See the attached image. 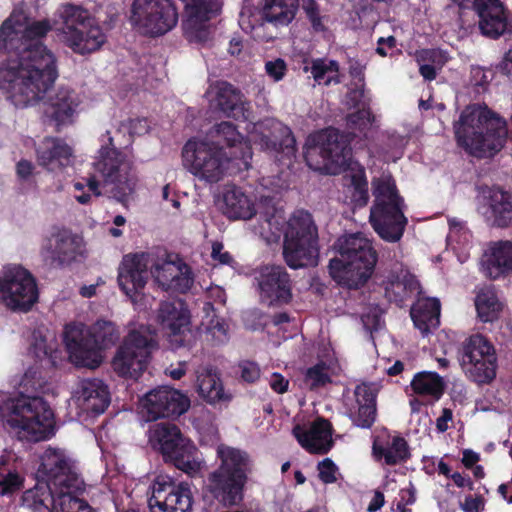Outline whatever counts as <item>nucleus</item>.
I'll use <instances>...</instances> for the list:
<instances>
[{"instance_id":"f257e3e1","label":"nucleus","mask_w":512,"mask_h":512,"mask_svg":"<svg viewBox=\"0 0 512 512\" xmlns=\"http://www.w3.org/2000/svg\"><path fill=\"white\" fill-rule=\"evenodd\" d=\"M0 51L10 55L0 64V91L17 108L33 106L58 78L56 58L42 43H30L10 19L0 26Z\"/></svg>"},{"instance_id":"f03ea898","label":"nucleus","mask_w":512,"mask_h":512,"mask_svg":"<svg viewBox=\"0 0 512 512\" xmlns=\"http://www.w3.org/2000/svg\"><path fill=\"white\" fill-rule=\"evenodd\" d=\"M498 69L512 81V49L505 53ZM510 120L508 129L506 121L487 107H467L453 126L457 145L478 159L493 157L507 138H512V115Z\"/></svg>"},{"instance_id":"7ed1b4c3","label":"nucleus","mask_w":512,"mask_h":512,"mask_svg":"<svg viewBox=\"0 0 512 512\" xmlns=\"http://www.w3.org/2000/svg\"><path fill=\"white\" fill-rule=\"evenodd\" d=\"M338 255L329 261L331 278L341 287L359 289L374 273L378 254L372 243L361 234L340 237L336 244Z\"/></svg>"},{"instance_id":"20e7f679","label":"nucleus","mask_w":512,"mask_h":512,"mask_svg":"<svg viewBox=\"0 0 512 512\" xmlns=\"http://www.w3.org/2000/svg\"><path fill=\"white\" fill-rule=\"evenodd\" d=\"M216 454L220 464L208 475L207 491L224 506L239 505L253 461L246 451L225 444L218 445Z\"/></svg>"},{"instance_id":"39448f33","label":"nucleus","mask_w":512,"mask_h":512,"mask_svg":"<svg viewBox=\"0 0 512 512\" xmlns=\"http://www.w3.org/2000/svg\"><path fill=\"white\" fill-rule=\"evenodd\" d=\"M1 417L4 425L15 431L19 438L39 442L54 435V411L43 397L21 392L5 401Z\"/></svg>"},{"instance_id":"423d86ee","label":"nucleus","mask_w":512,"mask_h":512,"mask_svg":"<svg viewBox=\"0 0 512 512\" xmlns=\"http://www.w3.org/2000/svg\"><path fill=\"white\" fill-rule=\"evenodd\" d=\"M120 339L115 323L99 319L88 328L81 323L65 326L63 340L71 362L77 367L95 369L102 361V352L114 346Z\"/></svg>"},{"instance_id":"0eeeda50","label":"nucleus","mask_w":512,"mask_h":512,"mask_svg":"<svg viewBox=\"0 0 512 512\" xmlns=\"http://www.w3.org/2000/svg\"><path fill=\"white\" fill-rule=\"evenodd\" d=\"M319 254L318 229L310 212L295 210L287 222L283 257L292 269L317 264Z\"/></svg>"},{"instance_id":"6e6552de","label":"nucleus","mask_w":512,"mask_h":512,"mask_svg":"<svg viewBox=\"0 0 512 512\" xmlns=\"http://www.w3.org/2000/svg\"><path fill=\"white\" fill-rule=\"evenodd\" d=\"M150 443L161 454L167 464L189 476L201 470L198 448L191 439L186 437L180 428L173 423L160 422L150 429Z\"/></svg>"},{"instance_id":"1a4fd4ad","label":"nucleus","mask_w":512,"mask_h":512,"mask_svg":"<svg viewBox=\"0 0 512 512\" xmlns=\"http://www.w3.org/2000/svg\"><path fill=\"white\" fill-rule=\"evenodd\" d=\"M354 132L328 128L318 135V143L305 152L307 165L322 174L337 175L348 168L352 159L351 143Z\"/></svg>"},{"instance_id":"9d476101","label":"nucleus","mask_w":512,"mask_h":512,"mask_svg":"<svg viewBox=\"0 0 512 512\" xmlns=\"http://www.w3.org/2000/svg\"><path fill=\"white\" fill-rule=\"evenodd\" d=\"M106 136L108 143L100 148L94 168L106 183L114 185L113 197L118 202L124 203L135 192L138 177L132 162L115 147L109 131H106Z\"/></svg>"},{"instance_id":"9b49d317","label":"nucleus","mask_w":512,"mask_h":512,"mask_svg":"<svg viewBox=\"0 0 512 512\" xmlns=\"http://www.w3.org/2000/svg\"><path fill=\"white\" fill-rule=\"evenodd\" d=\"M62 18L65 41L75 53H93L106 42V35L88 10L67 4L63 7Z\"/></svg>"},{"instance_id":"f8f14e48","label":"nucleus","mask_w":512,"mask_h":512,"mask_svg":"<svg viewBox=\"0 0 512 512\" xmlns=\"http://www.w3.org/2000/svg\"><path fill=\"white\" fill-rule=\"evenodd\" d=\"M157 341L133 329L123 338L111 360L113 371L121 378L138 379L147 369Z\"/></svg>"},{"instance_id":"ddd939ff","label":"nucleus","mask_w":512,"mask_h":512,"mask_svg":"<svg viewBox=\"0 0 512 512\" xmlns=\"http://www.w3.org/2000/svg\"><path fill=\"white\" fill-rule=\"evenodd\" d=\"M249 138L283 165L291 164L296 156V140L291 128L277 119L266 118L254 123Z\"/></svg>"},{"instance_id":"4468645a","label":"nucleus","mask_w":512,"mask_h":512,"mask_svg":"<svg viewBox=\"0 0 512 512\" xmlns=\"http://www.w3.org/2000/svg\"><path fill=\"white\" fill-rule=\"evenodd\" d=\"M465 375L478 385L490 384L496 377L497 356L492 343L481 334L468 337L461 348Z\"/></svg>"},{"instance_id":"2eb2a0df","label":"nucleus","mask_w":512,"mask_h":512,"mask_svg":"<svg viewBox=\"0 0 512 512\" xmlns=\"http://www.w3.org/2000/svg\"><path fill=\"white\" fill-rule=\"evenodd\" d=\"M184 167L209 183L221 180L229 159L222 148L205 141L188 140L182 150Z\"/></svg>"},{"instance_id":"dca6fc26","label":"nucleus","mask_w":512,"mask_h":512,"mask_svg":"<svg viewBox=\"0 0 512 512\" xmlns=\"http://www.w3.org/2000/svg\"><path fill=\"white\" fill-rule=\"evenodd\" d=\"M184 167L209 183L221 180L229 159L222 148L205 141L188 140L182 150Z\"/></svg>"},{"instance_id":"f3484780","label":"nucleus","mask_w":512,"mask_h":512,"mask_svg":"<svg viewBox=\"0 0 512 512\" xmlns=\"http://www.w3.org/2000/svg\"><path fill=\"white\" fill-rule=\"evenodd\" d=\"M179 14L173 0H134L130 20L146 35L161 36L178 23Z\"/></svg>"},{"instance_id":"a211bd4d","label":"nucleus","mask_w":512,"mask_h":512,"mask_svg":"<svg viewBox=\"0 0 512 512\" xmlns=\"http://www.w3.org/2000/svg\"><path fill=\"white\" fill-rule=\"evenodd\" d=\"M38 300L33 275L21 266L5 268L0 275V302L12 311L28 312Z\"/></svg>"},{"instance_id":"6ab92c4d","label":"nucleus","mask_w":512,"mask_h":512,"mask_svg":"<svg viewBox=\"0 0 512 512\" xmlns=\"http://www.w3.org/2000/svg\"><path fill=\"white\" fill-rule=\"evenodd\" d=\"M40 254L54 268H63L83 255L82 238L65 227L53 226L42 240Z\"/></svg>"},{"instance_id":"aec40b11","label":"nucleus","mask_w":512,"mask_h":512,"mask_svg":"<svg viewBox=\"0 0 512 512\" xmlns=\"http://www.w3.org/2000/svg\"><path fill=\"white\" fill-rule=\"evenodd\" d=\"M254 280L262 303L269 307H282L292 302L293 280L284 266H262Z\"/></svg>"},{"instance_id":"412c9836","label":"nucleus","mask_w":512,"mask_h":512,"mask_svg":"<svg viewBox=\"0 0 512 512\" xmlns=\"http://www.w3.org/2000/svg\"><path fill=\"white\" fill-rule=\"evenodd\" d=\"M185 6L186 18L182 28L190 43L205 44L211 39L210 20L216 17L222 7L220 0H181Z\"/></svg>"},{"instance_id":"4be33fe9","label":"nucleus","mask_w":512,"mask_h":512,"mask_svg":"<svg viewBox=\"0 0 512 512\" xmlns=\"http://www.w3.org/2000/svg\"><path fill=\"white\" fill-rule=\"evenodd\" d=\"M36 479H41L61 488V492L79 488V478L70 459L58 448H47L39 457Z\"/></svg>"},{"instance_id":"5701e85b","label":"nucleus","mask_w":512,"mask_h":512,"mask_svg":"<svg viewBox=\"0 0 512 512\" xmlns=\"http://www.w3.org/2000/svg\"><path fill=\"white\" fill-rule=\"evenodd\" d=\"M472 9L485 38L498 40L512 35V13L501 0H473Z\"/></svg>"},{"instance_id":"b1692460","label":"nucleus","mask_w":512,"mask_h":512,"mask_svg":"<svg viewBox=\"0 0 512 512\" xmlns=\"http://www.w3.org/2000/svg\"><path fill=\"white\" fill-rule=\"evenodd\" d=\"M52 88L53 86L37 104L45 100L43 122L54 127L55 132L59 133L63 127L74 123L81 99L75 90L63 86L59 87L53 95H49Z\"/></svg>"},{"instance_id":"393cba45","label":"nucleus","mask_w":512,"mask_h":512,"mask_svg":"<svg viewBox=\"0 0 512 512\" xmlns=\"http://www.w3.org/2000/svg\"><path fill=\"white\" fill-rule=\"evenodd\" d=\"M404 208V201L373 203L370 223L381 239L387 242H397L401 239L408 223Z\"/></svg>"},{"instance_id":"a878e982","label":"nucleus","mask_w":512,"mask_h":512,"mask_svg":"<svg viewBox=\"0 0 512 512\" xmlns=\"http://www.w3.org/2000/svg\"><path fill=\"white\" fill-rule=\"evenodd\" d=\"M144 407L151 420L178 418L190 407L187 395L169 386L155 388L145 395Z\"/></svg>"},{"instance_id":"bb28decb","label":"nucleus","mask_w":512,"mask_h":512,"mask_svg":"<svg viewBox=\"0 0 512 512\" xmlns=\"http://www.w3.org/2000/svg\"><path fill=\"white\" fill-rule=\"evenodd\" d=\"M148 253L127 254L118 269V285L131 300L136 301L142 294L148 280Z\"/></svg>"},{"instance_id":"cd10ccee","label":"nucleus","mask_w":512,"mask_h":512,"mask_svg":"<svg viewBox=\"0 0 512 512\" xmlns=\"http://www.w3.org/2000/svg\"><path fill=\"white\" fill-rule=\"evenodd\" d=\"M193 497L187 483H159L148 499L151 512H191Z\"/></svg>"},{"instance_id":"c85d7f7f","label":"nucleus","mask_w":512,"mask_h":512,"mask_svg":"<svg viewBox=\"0 0 512 512\" xmlns=\"http://www.w3.org/2000/svg\"><path fill=\"white\" fill-rule=\"evenodd\" d=\"M150 273L162 290L171 293H186L194 282L192 270L182 260L174 262L169 259L151 265Z\"/></svg>"},{"instance_id":"c756f323","label":"nucleus","mask_w":512,"mask_h":512,"mask_svg":"<svg viewBox=\"0 0 512 512\" xmlns=\"http://www.w3.org/2000/svg\"><path fill=\"white\" fill-rule=\"evenodd\" d=\"M157 320L162 329L168 333L171 342L178 346L184 345L183 336L185 332L190 331V312L184 301L180 299L162 301L158 308Z\"/></svg>"},{"instance_id":"7c9ffc66","label":"nucleus","mask_w":512,"mask_h":512,"mask_svg":"<svg viewBox=\"0 0 512 512\" xmlns=\"http://www.w3.org/2000/svg\"><path fill=\"white\" fill-rule=\"evenodd\" d=\"M210 106L227 118L247 120L250 105L243 93L229 82H218Z\"/></svg>"},{"instance_id":"2f4dec72","label":"nucleus","mask_w":512,"mask_h":512,"mask_svg":"<svg viewBox=\"0 0 512 512\" xmlns=\"http://www.w3.org/2000/svg\"><path fill=\"white\" fill-rule=\"evenodd\" d=\"M293 434L301 447L310 454H327L334 445L332 424L324 417L315 419L308 430L295 427Z\"/></svg>"},{"instance_id":"473e14b6","label":"nucleus","mask_w":512,"mask_h":512,"mask_svg":"<svg viewBox=\"0 0 512 512\" xmlns=\"http://www.w3.org/2000/svg\"><path fill=\"white\" fill-rule=\"evenodd\" d=\"M35 154L39 166L47 171L56 172L71 164L73 149L65 140L47 136L35 146Z\"/></svg>"},{"instance_id":"72a5a7b5","label":"nucleus","mask_w":512,"mask_h":512,"mask_svg":"<svg viewBox=\"0 0 512 512\" xmlns=\"http://www.w3.org/2000/svg\"><path fill=\"white\" fill-rule=\"evenodd\" d=\"M358 410L350 415L352 423L363 429H370L377 417V391L372 384L361 383L354 390Z\"/></svg>"},{"instance_id":"f704fd0d","label":"nucleus","mask_w":512,"mask_h":512,"mask_svg":"<svg viewBox=\"0 0 512 512\" xmlns=\"http://www.w3.org/2000/svg\"><path fill=\"white\" fill-rule=\"evenodd\" d=\"M300 0H263L259 9L258 27L264 23L275 27L287 26L296 17Z\"/></svg>"},{"instance_id":"c9c22d12","label":"nucleus","mask_w":512,"mask_h":512,"mask_svg":"<svg viewBox=\"0 0 512 512\" xmlns=\"http://www.w3.org/2000/svg\"><path fill=\"white\" fill-rule=\"evenodd\" d=\"M441 304L437 298H418L411 306L410 316L422 336H428L440 324Z\"/></svg>"},{"instance_id":"e433bc0d","label":"nucleus","mask_w":512,"mask_h":512,"mask_svg":"<svg viewBox=\"0 0 512 512\" xmlns=\"http://www.w3.org/2000/svg\"><path fill=\"white\" fill-rule=\"evenodd\" d=\"M78 400L85 411L102 414L110 404L108 386L100 379H85L81 383Z\"/></svg>"},{"instance_id":"4c0bfd02","label":"nucleus","mask_w":512,"mask_h":512,"mask_svg":"<svg viewBox=\"0 0 512 512\" xmlns=\"http://www.w3.org/2000/svg\"><path fill=\"white\" fill-rule=\"evenodd\" d=\"M197 392L211 405L229 402L231 395L226 393L220 374L213 366H207L197 372Z\"/></svg>"},{"instance_id":"58836bf2","label":"nucleus","mask_w":512,"mask_h":512,"mask_svg":"<svg viewBox=\"0 0 512 512\" xmlns=\"http://www.w3.org/2000/svg\"><path fill=\"white\" fill-rule=\"evenodd\" d=\"M221 209L222 213L231 220H249L256 215L253 200L236 186L224 192Z\"/></svg>"},{"instance_id":"ea45409f","label":"nucleus","mask_w":512,"mask_h":512,"mask_svg":"<svg viewBox=\"0 0 512 512\" xmlns=\"http://www.w3.org/2000/svg\"><path fill=\"white\" fill-rule=\"evenodd\" d=\"M487 204L486 214L492 220L493 226L512 227V194L501 188H493L490 190Z\"/></svg>"},{"instance_id":"a19ab883","label":"nucleus","mask_w":512,"mask_h":512,"mask_svg":"<svg viewBox=\"0 0 512 512\" xmlns=\"http://www.w3.org/2000/svg\"><path fill=\"white\" fill-rule=\"evenodd\" d=\"M61 488H54V485L37 479L35 486L23 493V502L34 510L45 508L50 512H57L59 509L58 499Z\"/></svg>"},{"instance_id":"79ce46f5","label":"nucleus","mask_w":512,"mask_h":512,"mask_svg":"<svg viewBox=\"0 0 512 512\" xmlns=\"http://www.w3.org/2000/svg\"><path fill=\"white\" fill-rule=\"evenodd\" d=\"M372 452L377 460L384 459L385 464L389 466L404 463L411 457L407 441L399 435L393 436L386 443L374 440Z\"/></svg>"},{"instance_id":"37998d69","label":"nucleus","mask_w":512,"mask_h":512,"mask_svg":"<svg viewBox=\"0 0 512 512\" xmlns=\"http://www.w3.org/2000/svg\"><path fill=\"white\" fill-rule=\"evenodd\" d=\"M487 275L491 279L512 272V242L499 241L491 247L490 255L485 262Z\"/></svg>"},{"instance_id":"c03bdc74","label":"nucleus","mask_w":512,"mask_h":512,"mask_svg":"<svg viewBox=\"0 0 512 512\" xmlns=\"http://www.w3.org/2000/svg\"><path fill=\"white\" fill-rule=\"evenodd\" d=\"M412 391L421 397H430L438 401L444 395L446 383L437 372L421 371L416 373L410 383Z\"/></svg>"},{"instance_id":"a18cd8bd","label":"nucleus","mask_w":512,"mask_h":512,"mask_svg":"<svg viewBox=\"0 0 512 512\" xmlns=\"http://www.w3.org/2000/svg\"><path fill=\"white\" fill-rule=\"evenodd\" d=\"M475 307L480 321L492 323L499 319L503 304L494 291L482 289L475 297Z\"/></svg>"},{"instance_id":"49530a36","label":"nucleus","mask_w":512,"mask_h":512,"mask_svg":"<svg viewBox=\"0 0 512 512\" xmlns=\"http://www.w3.org/2000/svg\"><path fill=\"white\" fill-rule=\"evenodd\" d=\"M340 65L336 60H328L326 58H316L312 59L311 66L305 67V72H310L312 74L313 79L318 84H324L326 86L331 83L339 84L341 83V78L339 76Z\"/></svg>"},{"instance_id":"de8ad7c7","label":"nucleus","mask_w":512,"mask_h":512,"mask_svg":"<svg viewBox=\"0 0 512 512\" xmlns=\"http://www.w3.org/2000/svg\"><path fill=\"white\" fill-rule=\"evenodd\" d=\"M374 203L380 202H403V197L399 194L395 179L391 176H382L372 180Z\"/></svg>"},{"instance_id":"09e8293b","label":"nucleus","mask_w":512,"mask_h":512,"mask_svg":"<svg viewBox=\"0 0 512 512\" xmlns=\"http://www.w3.org/2000/svg\"><path fill=\"white\" fill-rule=\"evenodd\" d=\"M350 184L353 188L351 199L356 207H364L369 201L368 181L364 167L352 168Z\"/></svg>"},{"instance_id":"8fccbe9b","label":"nucleus","mask_w":512,"mask_h":512,"mask_svg":"<svg viewBox=\"0 0 512 512\" xmlns=\"http://www.w3.org/2000/svg\"><path fill=\"white\" fill-rule=\"evenodd\" d=\"M216 142H213L217 147L223 149L224 146L235 148L237 145L242 144L243 136L238 132L236 126L227 121H223L214 127Z\"/></svg>"},{"instance_id":"3c124183","label":"nucleus","mask_w":512,"mask_h":512,"mask_svg":"<svg viewBox=\"0 0 512 512\" xmlns=\"http://www.w3.org/2000/svg\"><path fill=\"white\" fill-rule=\"evenodd\" d=\"M412 283L403 282L400 280L390 281L385 286V297L389 302L395 303L397 306L402 307L405 302L411 297Z\"/></svg>"},{"instance_id":"603ef678","label":"nucleus","mask_w":512,"mask_h":512,"mask_svg":"<svg viewBox=\"0 0 512 512\" xmlns=\"http://www.w3.org/2000/svg\"><path fill=\"white\" fill-rule=\"evenodd\" d=\"M57 501V512H97L86 500L76 497L72 491L61 492Z\"/></svg>"},{"instance_id":"864d4df0","label":"nucleus","mask_w":512,"mask_h":512,"mask_svg":"<svg viewBox=\"0 0 512 512\" xmlns=\"http://www.w3.org/2000/svg\"><path fill=\"white\" fill-rule=\"evenodd\" d=\"M347 127L350 130L358 131L366 136L367 131L370 130L374 116L371 109H358L350 113L346 117Z\"/></svg>"},{"instance_id":"5fc2aeb1","label":"nucleus","mask_w":512,"mask_h":512,"mask_svg":"<svg viewBox=\"0 0 512 512\" xmlns=\"http://www.w3.org/2000/svg\"><path fill=\"white\" fill-rule=\"evenodd\" d=\"M327 369V365L324 362H319L307 369L304 382L309 386L310 390L324 387L331 382Z\"/></svg>"},{"instance_id":"6e6d98bb","label":"nucleus","mask_w":512,"mask_h":512,"mask_svg":"<svg viewBox=\"0 0 512 512\" xmlns=\"http://www.w3.org/2000/svg\"><path fill=\"white\" fill-rule=\"evenodd\" d=\"M24 479L15 471L0 474V495L13 496L22 490Z\"/></svg>"},{"instance_id":"4d7b16f0","label":"nucleus","mask_w":512,"mask_h":512,"mask_svg":"<svg viewBox=\"0 0 512 512\" xmlns=\"http://www.w3.org/2000/svg\"><path fill=\"white\" fill-rule=\"evenodd\" d=\"M52 26L50 21L47 19L33 21L28 24L25 29L22 31L28 42L36 44L41 43L40 40L44 38L49 31H51Z\"/></svg>"},{"instance_id":"13d9d810","label":"nucleus","mask_w":512,"mask_h":512,"mask_svg":"<svg viewBox=\"0 0 512 512\" xmlns=\"http://www.w3.org/2000/svg\"><path fill=\"white\" fill-rule=\"evenodd\" d=\"M301 8L315 32L325 31L326 27L322 22L320 7L316 0H301Z\"/></svg>"},{"instance_id":"bf43d9fd","label":"nucleus","mask_w":512,"mask_h":512,"mask_svg":"<svg viewBox=\"0 0 512 512\" xmlns=\"http://www.w3.org/2000/svg\"><path fill=\"white\" fill-rule=\"evenodd\" d=\"M347 105L349 108L358 109H371L370 102L371 99L365 94L364 83L360 86H356L355 88H351L347 94Z\"/></svg>"},{"instance_id":"052dcab7","label":"nucleus","mask_w":512,"mask_h":512,"mask_svg":"<svg viewBox=\"0 0 512 512\" xmlns=\"http://www.w3.org/2000/svg\"><path fill=\"white\" fill-rule=\"evenodd\" d=\"M122 129L127 130L129 133V141L135 135H143L148 132L149 125L146 118L128 119L126 122H122L117 132H121Z\"/></svg>"},{"instance_id":"680f3d73","label":"nucleus","mask_w":512,"mask_h":512,"mask_svg":"<svg viewBox=\"0 0 512 512\" xmlns=\"http://www.w3.org/2000/svg\"><path fill=\"white\" fill-rule=\"evenodd\" d=\"M37 374L38 371L33 368L28 369L24 373L20 381V386L24 389L25 393L37 392L42 388L43 381L36 377Z\"/></svg>"},{"instance_id":"e2e57ef3","label":"nucleus","mask_w":512,"mask_h":512,"mask_svg":"<svg viewBox=\"0 0 512 512\" xmlns=\"http://www.w3.org/2000/svg\"><path fill=\"white\" fill-rule=\"evenodd\" d=\"M319 478L325 484L336 481L337 466L330 458H325L318 463Z\"/></svg>"},{"instance_id":"0e129e2a","label":"nucleus","mask_w":512,"mask_h":512,"mask_svg":"<svg viewBox=\"0 0 512 512\" xmlns=\"http://www.w3.org/2000/svg\"><path fill=\"white\" fill-rule=\"evenodd\" d=\"M265 70L267 75L273 78L274 81H280L286 74L287 65L283 59L277 58L274 61L266 62Z\"/></svg>"},{"instance_id":"69168bd1","label":"nucleus","mask_w":512,"mask_h":512,"mask_svg":"<svg viewBox=\"0 0 512 512\" xmlns=\"http://www.w3.org/2000/svg\"><path fill=\"white\" fill-rule=\"evenodd\" d=\"M241 378L247 383H254L260 377V368L254 362L246 361L240 365Z\"/></svg>"},{"instance_id":"338daca9","label":"nucleus","mask_w":512,"mask_h":512,"mask_svg":"<svg viewBox=\"0 0 512 512\" xmlns=\"http://www.w3.org/2000/svg\"><path fill=\"white\" fill-rule=\"evenodd\" d=\"M222 250L223 244L220 242H214L212 245V258L219 261L221 264L230 265L234 261L233 257L229 252H223Z\"/></svg>"},{"instance_id":"774afa93","label":"nucleus","mask_w":512,"mask_h":512,"mask_svg":"<svg viewBox=\"0 0 512 512\" xmlns=\"http://www.w3.org/2000/svg\"><path fill=\"white\" fill-rule=\"evenodd\" d=\"M269 385L274 392L283 394L288 390L289 381L280 373H273Z\"/></svg>"}]
</instances>
